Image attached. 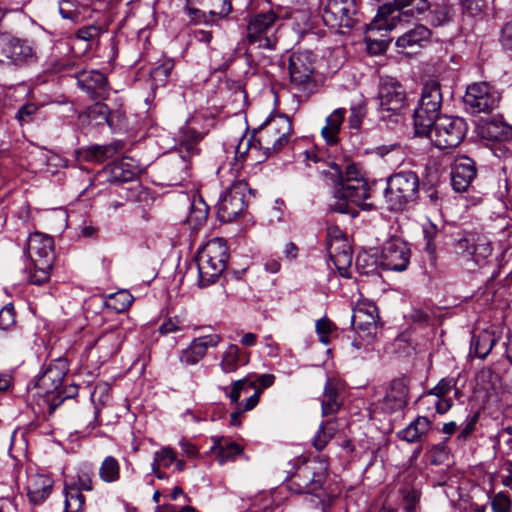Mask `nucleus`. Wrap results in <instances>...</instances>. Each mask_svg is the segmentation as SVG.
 Here are the masks:
<instances>
[{"mask_svg":"<svg viewBox=\"0 0 512 512\" xmlns=\"http://www.w3.org/2000/svg\"><path fill=\"white\" fill-rule=\"evenodd\" d=\"M331 177L336 178L334 188V200L330 203V209L341 214H350L355 217L356 211L352 205L367 210L372 207L364 201L370 196V187L368 182L360 175L354 164L346 166L345 174H343L338 165L332 164L329 171Z\"/></svg>","mask_w":512,"mask_h":512,"instance_id":"f257e3e1","label":"nucleus"},{"mask_svg":"<svg viewBox=\"0 0 512 512\" xmlns=\"http://www.w3.org/2000/svg\"><path fill=\"white\" fill-rule=\"evenodd\" d=\"M292 123L286 115H272L261 124L255 139L242 138L236 147L237 159L250 150H263L266 156L280 151L291 138Z\"/></svg>","mask_w":512,"mask_h":512,"instance_id":"f03ea898","label":"nucleus"},{"mask_svg":"<svg viewBox=\"0 0 512 512\" xmlns=\"http://www.w3.org/2000/svg\"><path fill=\"white\" fill-rule=\"evenodd\" d=\"M27 248L31 259L28 280L31 284L42 285L50 279L55 260L54 241L47 234L34 232L28 237Z\"/></svg>","mask_w":512,"mask_h":512,"instance_id":"7ed1b4c3","label":"nucleus"},{"mask_svg":"<svg viewBox=\"0 0 512 512\" xmlns=\"http://www.w3.org/2000/svg\"><path fill=\"white\" fill-rule=\"evenodd\" d=\"M229 252L223 238L209 240L197 255L199 286L206 287L216 282L226 268Z\"/></svg>","mask_w":512,"mask_h":512,"instance_id":"20e7f679","label":"nucleus"},{"mask_svg":"<svg viewBox=\"0 0 512 512\" xmlns=\"http://www.w3.org/2000/svg\"><path fill=\"white\" fill-rule=\"evenodd\" d=\"M468 130L466 121L456 116H441L434 120L427 131H416L427 136L433 145L441 150L456 148L464 139Z\"/></svg>","mask_w":512,"mask_h":512,"instance_id":"39448f33","label":"nucleus"},{"mask_svg":"<svg viewBox=\"0 0 512 512\" xmlns=\"http://www.w3.org/2000/svg\"><path fill=\"white\" fill-rule=\"evenodd\" d=\"M280 18L273 10L252 15L247 23L246 41L259 49L274 50L278 38L276 36Z\"/></svg>","mask_w":512,"mask_h":512,"instance_id":"423d86ee","label":"nucleus"},{"mask_svg":"<svg viewBox=\"0 0 512 512\" xmlns=\"http://www.w3.org/2000/svg\"><path fill=\"white\" fill-rule=\"evenodd\" d=\"M419 187V179L412 171L392 175L387 182L385 200L391 211L402 210L409 202L415 200Z\"/></svg>","mask_w":512,"mask_h":512,"instance_id":"0eeeda50","label":"nucleus"},{"mask_svg":"<svg viewBox=\"0 0 512 512\" xmlns=\"http://www.w3.org/2000/svg\"><path fill=\"white\" fill-rule=\"evenodd\" d=\"M442 105V93L437 81H428L422 88L421 97L414 111V126L416 131H427L432 126Z\"/></svg>","mask_w":512,"mask_h":512,"instance_id":"6e6552de","label":"nucleus"},{"mask_svg":"<svg viewBox=\"0 0 512 512\" xmlns=\"http://www.w3.org/2000/svg\"><path fill=\"white\" fill-rule=\"evenodd\" d=\"M327 472V458L308 461L297 469L290 480V488L297 493H316L322 488Z\"/></svg>","mask_w":512,"mask_h":512,"instance_id":"1a4fd4ad","label":"nucleus"},{"mask_svg":"<svg viewBox=\"0 0 512 512\" xmlns=\"http://www.w3.org/2000/svg\"><path fill=\"white\" fill-rule=\"evenodd\" d=\"M246 192L247 184L238 181L234 182L221 194L217 203V217L221 223L227 224L238 220L248 221L244 214Z\"/></svg>","mask_w":512,"mask_h":512,"instance_id":"9d476101","label":"nucleus"},{"mask_svg":"<svg viewBox=\"0 0 512 512\" xmlns=\"http://www.w3.org/2000/svg\"><path fill=\"white\" fill-rule=\"evenodd\" d=\"M397 21H401V14L393 15L389 5H382L377 15L365 27V42L367 50L372 55H379L386 51L388 41L374 37V32L392 31L397 28Z\"/></svg>","mask_w":512,"mask_h":512,"instance_id":"9b49d317","label":"nucleus"},{"mask_svg":"<svg viewBox=\"0 0 512 512\" xmlns=\"http://www.w3.org/2000/svg\"><path fill=\"white\" fill-rule=\"evenodd\" d=\"M463 100L472 114L490 113L498 107L500 94L486 82L474 83L467 87Z\"/></svg>","mask_w":512,"mask_h":512,"instance_id":"f8f14e48","label":"nucleus"},{"mask_svg":"<svg viewBox=\"0 0 512 512\" xmlns=\"http://www.w3.org/2000/svg\"><path fill=\"white\" fill-rule=\"evenodd\" d=\"M327 238L330 259L340 275L348 277V269L352 264V247L348 237L338 226H329Z\"/></svg>","mask_w":512,"mask_h":512,"instance_id":"ddd939ff","label":"nucleus"},{"mask_svg":"<svg viewBox=\"0 0 512 512\" xmlns=\"http://www.w3.org/2000/svg\"><path fill=\"white\" fill-rule=\"evenodd\" d=\"M378 110L383 117L398 114L406 106V92L403 86L394 78H382L379 84Z\"/></svg>","mask_w":512,"mask_h":512,"instance_id":"4468645a","label":"nucleus"},{"mask_svg":"<svg viewBox=\"0 0 512 512\" xmlns=\"http://www.w3.org/2000/svg\"><path fill=\"white\" fill-rule=\"evenodd\" d=\"M357 10L355 0H327L322 18L331 29H350L357 21Z\"/></svg>","mask_w":512,"mask_h":512,"instance_id":"2eb2a0df","label":"nucleus"},{"mask_svg":"<svg viewBox=\"0 0 512 512\" xmlns=\"http://www.w3.org/2000/svg\"><path fill=\"white\" fill-rule=\"evenodd\" d=\"M315 61L311 51H297L290 56V81L297 89L306 90L314 83Z\"/></svg>","mask_w":512,"mask_h":512,"instance_id":"dca6fc26","label":"nucleus"},{"mask_svg":"<svg viewBox=\"0 0 512 512\" xmlns=\"http://www.w3.org/2000/svg\"><path fill=\"white\" fill-rule=\"evenodd\" d=\"M378 310L370 302H358L352 314V326L362 339L372 340L378 333Z\"/></svg>","mask_w":512,"mask_h":512,"instance_id":"f3484780","label":"nucleus"},{"mask_svg":"<svg viewBox=\"0 0 512 512\" xmlns=\"http://www.w3.org/2000/svg\"><path fill=\"white\" fill-rule=\"evenodd\" d=\"M34 57V50L26 40L0 34V62L19 65Z\"/></svg>","mask_w":512,"mask_h":512,"instance_id":"a211bd4d","label":"nucleus"},{"mask_svg":"<svg viewBox=\"0 0 512 512\" xmlns=\"http://www.w3.org/2000/svg\"><path fill=\"white\" fill-rule=\"evenodd\" d=\"M409 385L410 380L405 375L392 379L387 384L385 395L380 401L381 409L387 413L403 409L408 403Z\"/></svg>","mask_w":512,"mask_h":512,"instance_id":"6ab92c4d","label":"nucleus"},{"mask_svg":"<svg viewBox=\"0 0 512 512\" xmlns=\"http://www.w3.org/2000/svg\"><path fill=\"white\" fill-rule=\"evenodd\" d=\"M410 260V249L399 239H392L383 248L381 266L386 270L404 271Z\"/></svg>","mask_w":512,"mask_h":512,"instance_id":"aec40b11","label":"nucleus"},{"mask_svg":"<svg viewBox=\"0 0 512 512\" xmlns=\"http://www.w3.org/2000/svg\"><path fill=\"white\" fill-rule=\"evenodd\" d=\"M221 341L222 337L219 334H209L195 338L182 351L180 361L186 365H195L206 356L209 348L217 347Z\"/></svg>","mask_w":512,"mask_h":512,"instance_id":"412c9836","label":"nucleus"},{"mask_svg":"<svg viewBox=\"0 0 512 512\" xmlns=\"http://www.w3.org/2000/svg\"><path fill=\"white\" fill-rule=\"evenodd\" d=\"M275 376L273 374H262L256 379H252L250 376L234 381L231 384L230 392L226 393L231 403H237L240 399L241 393H247L250 389L259 391V396L265 388L273 385Z\"/></svg>","mask_w":512,"mask_h":512,"instance_id":"4be33fe9","label":"nucleus"},{"mask_svg":"<svg viewBox=\"0 0 512 512\" xmlns=\"http://www.w3.org/2000/svg\"><path fill=\"white\" fill-rule=\"evenodd\" d=\"M475 176L476 168L472 159L468 157L456 159L451 171V183L455 191H466Z\"/></svg>","mask_w":512,"mask_h":512,"instance_id":"5701e85b","label":"nucleus"},{"mask_svg":"<svg viewBox=\"0 0 512 512\" xmlns=\"http://www.w3.org/2000/svg\"><path fill=\"white\" fill-rule=\"evenodd\" d=\"M457 250L479 265L491 255L492 247L485 237H472L460 239L457 242Z\"/></svg>","mask_w":512,"mask_h":512,"instance_id":"b1692460","label":"nucleus"},{"mask_svg":"<svg viewBox=\"0 0 512 512\" xmlns=\"http://www.w3.org/2000/svg\"><path fill=\"white\" fill-rule=\"evenodd\" d=\"M53 480L44 474H30L27 478V495L34 504L43 503L51 494L53 489Z\"/></svg>","mask_w":512,"mask_h":512,"instance_id":"393cba45","label":"nucleus"},{"mask_svg":"<svg viewBox=\"0 0 512 512\" xmlns=\"http://www.w3.org/2000/svg\"><path fill=\"white\" fill-rule=\"evenodd\" d=\"M189 171V159L178 152H174L170 155L167 173L173 185L181 184L189 176Z\"/></svg>","mask_w":512,"mask_h":512,"instance_id":"a878e982","label":"nucleus"},{"mask_svg":"<svg viewBox=\"0 0 512 512\" xmlns=\"http://www.w3.org/2000/svg\"><path fill=\"white\" fill-rule=\"evenodd\" d=\"M431 36L430 30L424 25H416L414 28L406 31L397 38L395 45L399 49H408L415 46H422L423 43L429 41Z\"/></svg>","mask_w":512,"mask_h":512,"instance_id":"bb28decb","label":"nucleus"},{"mask_svg":"<svg viewBox=\"0 0 512 512\" xmlns=\"http://www.w3.org/2000/svg\"><path fill=\"white\" fill-rule=\"evenodd\" d=\"M345 113L344 108H337L326 118L325 125L321 129V135L327 144L334 145L338 142Z\"/></svg>","mask_w":512,"mask_h":512,"instance_id":"cd10ccee","label":"nucleus"},{"mask_svg":"<svg viewBox=\"0 0 512 512\" xmlns=\"http://www.w3.org/2000/svg\"><path fill=\"white\" fill-rule=\"evenodd\" d=\"M342 406L338 385L334 380L329 379L324 387L321 399L322 415L328 416L337 413Z\"/></svg>","mask_w":512,"mask_h":512,"instance_id":"c85d7f7f","label":"nucleus"},{"mask_svg":"<svg viewBox=\"0 0 512 512\" xmlns=\"http://www.w3.org/2000/svg\"><path fill=\"white\" fill-rule=\"evenodd\" d=\"M431 427V422L427 417L419 416L406 428L398 432L400 439L416 443L421 441L422 437L428 433Z\"/></svg>","mask_w":512,"mask_h":512,"instance_id":"c756f323","label":"nucleus"},{"mask_svg":"<svg viewBox=\"0 0 512 512\" xmlns=\"http://www.w3.org/2000/svg\"><path fill=\"white\" fill-rule=\"evenodd\" d=\"M388 5L391 7L393 15L401 14V21H397V27L404 26V17L407 16L408 13L413 14L416 12L421 14L429 7L427 0H394L393 4Z\"/></svg>","mask_w":512,"mask_h":512,"instance_id":"7c9ffc66","label":"nucleus"},{"mask_svg":"<svg viewBox=\"0 0 512 512\" xmlns=\"http://www.w3.org/2000/svg\"><path fill=\"white\" fill-rule=\"evenodd\" d=\"M481 134L491 141L510 140L512 139V126L500 120H491L481 127Z\"/></svg>","mask_w":512,"mask_h":512,"instance_id":"2f4dec72","label":"nucleus"},{"mask_svg":"<svg viewBox=\"0 0 512 512\" xmlns=\"http://www.w3.org/2000/svg\"><path fill=\"white\" fill-rule=\"evenodd\" d=\"M212 450L220 463L233 460L236 456L243 453V447L238 443L219 437L214 439Z\"/></svg>","mask_w":512,"mask_h":512,"instance_id":"473e14b6","label":"nucleus"},{"mask_svg":"<svg viewBox=\"0 0 512 512\" xmlns=\"http://www.w3.org/2000/svg\"><path fill=\"white\" fill-rule=\"evenodd\" d=\"M65 373L56 365L49 366L43 375L39 378L37 385L43 389L46 394L58 391L62 385Z\"/></svg>","mask_w":512,"mask_h":512,"instance_id":"72a5a7b5","label":"nucleus"},{"mask_svg":"<svg viewBox=\"0 0 512 512\" xmlns=\"http://www.w3.org/2000/svg\"><path fill=\"white\" fill-rule=\"evenodd\" d=\"M496 342L497 338L493 332L482 330L472 338L471 351L474 352L475 356L484 359L491 352Z\"/></svg>","mask_w":512,"mask_h":512,"instance_id":"f704fd0d","label":"nucleus"},{"mask_svg":"<svg viewBox=\"0 0 512 512\" xmlns=\"http://www.w3.org/2000/svg\"><path fill=\"white\" fill-rule=\"evenodd\" d=\"M339 427L336 419H328L323 422L316 432L312 444L318 451L323 450L338 432Z\"/></svg>","mask_w":512,"mask_h":512,"instance_id":"c9c22d12","label":"nucleus"},{"mask_svg":"<svg viewBox=\"0 0 512 512\" xmlns=\"http://www.w3.org/2000/svg\"><path fill=\"white\" fill-rule=\"evenodd\" d=\"M241 365V351L235 344L227 346L222 353L219 366L224 373H234Z\"/></svg>","mask_w":512,"mask_h":512,"instance_id":"e433bc0d","label":"nucleus"},{"mask_svg":"<svg viewBox=\"0 0 512 512\" xmlns=\"http://www.w3.org/2000/svg\"><path fill=\"white\" fill-rule=\"evenodd\" d=\"M209 207L199 194L193 195L186 224H203L208 218Z\"/></svg>","mask_w":512,"mask_h":512,"instance_id":"4c0bfd02","label":"nucleus"},{"mask_svg":"<svg viewBox=\"0 0 512 512\" xmlns=\"http://www.w3.org/2000/svg\"><path fill=\"white\" fill-rule=\"evenodd\" d=\"M130 191L133 192L134 206L132 212L134 214H140L146 207L152 205L154 201L152 194L149 189L143 187L140 183L135 182L133 186H130Z\"/></svg>","mask_w":512,"mask_h":512,"instance_id":"58836bf2","label":"nucleus"},{"mask_svg":"<svg viewBox=\"0 0 512 512\" xmlns=\"http://www.w3.org/2000/svg\"><path fill=\"white\" fill-rule=\"evenodd\" d=\"M454 16V9L448 2L437 3L429 13V21L433 26H442L450 22Z\"/></svg>","mask_w":512,"mask_h":512,"instance_id":"ea45409f","label":"nucleus"},{"mask_svg":"<svg viewBox=\"0 0 512 512\" xmlns=\"http://www.w3.org/2000/svg\"><path fill=\"white\" fill-rule=\"evenodd\" d=\"M64 495L65 512H81L83 510L85 498L78 486L66 485Z\"/></svg>","mask_w":512,"mask_h":512,"instance_id":"a19ab883","label":"nucleus"},{"mask_svg":"<svg viewBox=\"0 0 512 512\" xmlns=\"http://www.w3.org/2000/svg\"><path fill=\"white\" fill-rule=\"evenodd\" d=\"M173 68L174 61L172 59H163L160 63L154 66L149 72L152 87L165 85Z\"/></svg>","mask_w":512,"mask_h":512,"instance_id":"79ce46f5","label":"nucleus"},{"mask_svg":"<svg viewBox=\"0 0 512 512\" xmlns=\"http://www.w3.org/2000/svg\"><path fill=\"white\" fill-rule=\"evenodd\" d=\"M118 144L94 145L85 151V159L88 161L102 162L112 157L118 150Z\"/></svg>","mask_w":512,"mask_h":512,"instance_id":"37998d69","label":"nucleus"},{"mask_svg":"<svg viewBox=\"0 0 512 512\" xmlns=\"http://www.w3.org/2000/svg\"><path fill=\"white\" fill-rule=\"evenodd\" d=\"M200 4L209 9L211 18L225 19L232 11L230 0H198Z\"/></svg>","mask_w":512,"mask_h":512,"instance_id":"c03bdc74","label":"nucleus"},{"mask_svg":"<svg viewBox=\"0 0 512 512\" xmlns=\"http://www.w3.org/2000/svg\"><path fill=\"white\" fill-rule=\"evenodd\" d=\"M99 475L105 482L110 483L117 481L120 475L118 461L112 456H107L99 468Z\"/></svg>","mask_w":512,"mask_h":512,"instance_id":"a18cd8bd","label":"nucleus"},{"mask_svg":"<svg viewBox=\"0 0 512 512\" xmlns=\"http://www.w3.org/2000/svg\"><path fill=\"white\" fill-rule=\"evenodd\" d=\"M258 402H259V391H256L255 393H253L246 400L244 405L239 404V401H238L236 403L237 404L236 409L230 415V421H229L230 425L236 426V427L240 426L241 425V421H240L241 415L244 414L245 412L250 411L253 408H255L257 406Z\"/></svg>","mask_w":512,"mask_h":512,"instance_id":"49530a36","label":"nucleus"},{"mask_svg":"<svg viewBox=\"0 0 512 512\" xmlns=\"http://www.w3.org/2000/svg\"><path fill=\"white\" fill-rule=\"evenodd\" d=\"M106 78L104 74L98 71H91L89 74L82 73L78 79V84L82 89L89 91L95 90L96 88L104 87Z\"/></svg>","mask_w":512,"mask_h":512,"instance_id":"de8ad7c7","label":"nucleus"},{"mask_svg":"<svg viewBox=\"0 0 512 512\" xmlns=\"http://www.w3.org/2000/svg\"><path fill=\"white\" fill-rule=\"evenodd\" d=\"M175 461V453L170 448H163L161 451L155 454L153 471L158 478H162V474L159 472V468H167Z\"/></svg>","mask_w":512,"mask_h":512,"instance_id":"09e8293b","label":"nucleus"},{"mask_svg":"<svg viewBox=\"0 0 512 512\" xmlns=\"http://www.w3.org/2000/svg\"><path fill=\"white\" fill-rule=\"evenodd\" d=\"M108 309L117 313L124 312L128 308V293L125 291H119L110 294L105 301Z\"/></svg>","mask_w":512,"mask_h":512,"instance_id":"8fccbe9b","label":"nucleus"},{"mask_svg":"<svg viewBox=\"0 0 512 512\" xmlns=\"http://www.w3.org/2000/svg\"><path fill=\"white\" fill-rule=\"evenodd\" d=\"M512 501L504 492H498L491 499V508L493 512H512Z\"/></svg>","mask_w":512,"mask_h":512,"instance_id":"3c124183","label":"nucleus"},{"mask_svg":"<svg viewBox=\"0 0 512 512\" xmlns=\"http://www.w3.org/2000/svg\"><path fill=\"white\" fill-rule=\"evenodd\" d=\"M110 178L109 181L116 184H123L128 181V171L125 169L123 162L113 163L109 167Z\"/></svg>","mask_w":512,"mask_h":512,"instance_id":"603ef678","label":"nucleus"},{"mask_svg":"<svg viewBox=\"0 0 512 512\" xmlns=\"http://www.w3.org/2000/svg\"><path fill=\"white\" fill-rule=\"evenodd\" d=\"M15 325L14 306L9 303L0 310V328L8 330Z\"/></svg>","mask_w":512,"mask_h":512,"instance_id":"864d4df0","label":"nucleus"},{"mask_svg":"<svg viewBox=\"0 0 512 512\" xmlns=\"http://www.w3.org/2000/svg\"><path fill=\"white\" fill-rule=\"evenodd\" d=\"M477 380L485 389L494 388L499 378L490 368H484L477 374Z\"/></svg>","mask_w":512,"mask_h":512,"instance_id":"5fc2aeb1","label":"nucleus"},{"mask_svg":"<svg viewBox=\"0 0 512 512\" xmlns=\"http://www.w3.org/2000/svg\"><path fill=\"white\" fill-rule=\"evenodd\" d=\"M351 114L349 116V123L351 128L353 129H359L362 123V120L364 119L366 115V108L363 104L359 103L356 105H353L350 109Z\"/></svg>","mask_w":512,"mask_h":512,"instance_id":"6e6d98bb","label":"nucleus"},{"mask_svg":"<svg viewBox=\"0 0 512 512\" xmlns=\"http://www.w3.org/2000/svg\"><path fill=\"white\" fill-rule=\"evenodd\" d=\"M465 13L477 16L482 13L485 7V0H460Z\"/></svg>","mask_w":512,"mask_h":512,"instance_id":"4d7b16f0","label":"nucleus"},{"mask_svg":"<svg viewBox=\"0 0 512 512\" xmlns=\"http://www.w3.org/2000/svg\"><path fill=\"white\" fill-rule=\"evenodd\" d=\"M59 13L64 19L74 20L78 17V11L75 3L71 0H61L59 2Z\"/></svg>","mask_w":512,"mask_h":512,"instance_id":"13d9d810","label":"nucleus"},{"mask_svg":"<svg viewBox=\"0 0 512 512\" xmlns=\"http://www.w3.org/2000/svg\"><path fill=\"white\" fill-rule=\"evenodd\" d=\"M88 117L96 118L97 124H103L108 121V107L105 104L97 103L89 109Z\"/></svg>","mask_w":512,"mask_h":512,"instance_id":"bf43d9fd","label":"nucleus"},{"mask_svg":"<svg viewBox=\"0 0 512 512\" xmlns=\"http://www.w3.org/2000/svg\"><path fill=\"white\" fill-rule=\"evenodd\" d=\"M333 323L327 319L322 318L316 322V331L320 335V341L324 344L329 342L328 335L332 332Z\"/></svg>","mask_w":512,"mask_h":512,"instance_id":"052dcab7","label":"nucleus"},{"mask_svg":"<svg viewBox=\"0 0 512 512\" xmlns=\"http://www.w3.org/2000/svg\"><path fill=\"white\" fill-rule=\"evenodd\" d=\"M420 495H421L420 492L416 489L411 488V489L405 490L403 499L405 501L406 510L408 512H415L416 505L418 504V502L420 500Z\"/></svg>","mask_w":512,"mask_h":512,"instance_id":"680f3d73","label":"nucleus"},{"mask_svg":"<svg viewBox=\"0 0 512 512\" xmlns=\"http://www.w3.org/2000/svg\"><path fill=\"white\" fill-rule=\"evenodd\" d=\"M160 334L167 335L181 330V322L175 318L166 319L158 328Z\"/></svg>","mask_w":512,"mask_h":512,"instance_id":"e2e57ef3","label":"nucleus"},{"mask_svg":"<svg viewBox=\"0 0 512 512\" xmlns=\"http://www.w3.org/2000/svg\"><path fill=\"white\" fill-rule=\"evenodd\" d=\"M451 387L452 384L450 380L442 379L434 388L428 392L427 396H436L437 398H441L450 391Z\"/></svg>","mask_w":512,"mask_h":512,"instance_id":"0e129e2a","label":"nucleus"},{"mask_svg":"<svg viewBox=\"0 0 512 512\" xmlns=\"http://www.w3.org/2000/svg\"><path fill=\"white\" fill-rule=\"evenodd\" d=\"M37 106L34 104H26L23 105L16 114V119L23 123L25 121H28L36 112H37Z\"/></svg>","mask_w":512,"mask_h":512,"instance_id":"69168bd1","label":"nucleus"},{"mask_svg":"<svg viewBox=\"0 0 512 512\" xmlns=\"http://www.w3.org/2000/svg\"><path fill=\"white\" fill-rule=\"evenodd\" d=\"M77 36L81 40L91 41L99 36V29L95 26L85 27L79 29Z\"/></svg>","mask_w":512,"mask_h":512,"instance_id":"338daca9","label":"nucleus"},{"mask_svg":"<svg viewBox=\"0 0 512 512\" xmlns=\"http://www.w3.org/2000/svg\"><path fill=\"white\" fill-rule=\"evenodd\" d=\"M501 41L505 47L512 49V19L502 28Z\"/></svg>","mask_w":512,"mask_h":512,"instance_id":"774afa93","label":"nucleus"}]
</instances>
